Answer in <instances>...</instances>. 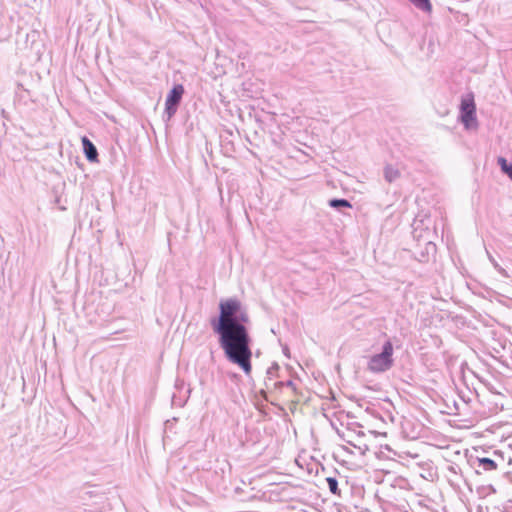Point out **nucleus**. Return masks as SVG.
Returning a JSON list of instances; mask_svg holds the SVG:
<instances>
[{
    "label": "nucleus",
    "instance_id": "1",
    "mask_svg": "<svg viewBox=\"0 0 512 512\" xmlns=\"http://www.w3.org/2000/svg\"><path fill=\"white\" fill-rule=\"evenodd\" d=\"M250 322L247 309L235 297L219 302V314L210 319L213 332L228 361L238 365L246 375L251 366V337L247 328Z\"/></svg>",
    "mask_w": 512,
    "mask_h": 512
},
{
    "label": "nucleus",
    "instance_id": "2",
    "mask_svg": "<svg viewBox=\"0 0 512 512\" xmlns=\"http://www.w3.org/2000/svg\"><path fill=\"white\" fill-rule=\"evenodd\" d=\"M393 351L392 342L385 341L381 352L370 357L367 369L372 373H383L390 370L394 364Z\"/></svg>",
    "mask_w": 512,
    "mask_h": 512
},
{
    "label": "nucleus",
    "instance_id": "3",
    "mask_svg": "<svg viewBox=\"0 0 512 512\" xmlns=\"http://www.w3.org/2000/svg\"><path fill=\"white\" fill-rule=\"evenodd\" d=\"M184 94V87L181 84L174 85L167 94L165 100V114L167 119H171L177 112L178 106Z\"/></svg>",
    "mask_w": 512,
    "mask_h": 512
},
{
    "label": "nucleus",
    "instance_id": "4",
    "mask_svg": "<svg viewBox=\"0 0 512 512\" xmlns=\"http://www.w3.org/2000/svg\"><path fill=\"white\" fill-rule=\"evenodd\" d=\"M460 118L466 129L476 124V106L473 98L462 99L460 104Z\"/></svg>",
    "mask_w": 512,
    "mask_h": 512
},
{
    "label": "nucleus",
    "instance_id": "5",
    "mask_svg": "<svg viewBox=\"0 0 512 512\" xmlns=\"http://www.w3.org/2000/svg\"><path fill=\"white\" fill-rule=\"evenodd\" d=\"M82 146L86 159L92 163L98 162L97 148L86 136L82 138Z\"/></svg>",
    "mask_w": 512,
    "mask_h": 512
},
{
    "label": "nucleus",
    "instance_id": "6",
    "mask_svg": "<svg viewBox=\"0 0 512 512\" xmlns=\"http://www.w3.org/2000/svg\"><path fill=\"white\" fill-rule=\"evenodd\" d=\"M436 253V245L432 241H426L425 247L419 253L417 259L420 262H427L429 260L430 255H434Z\"/></svg>",
    "mask_w": 512,
    "mask_h": 512
},
{
    "label": "nucleus",
    "instance_id": "7",
    "mask_svg": "<svg viewBox=\"0 0 512 512\" xmlns=\"http://www.w3.org/2000/svg\"><path fill=\"white\" fill-rule=\"evenodd\" d=\"M400 177V171L392 165H386L384 168V178L392 183Z\"/></svg>",
    "mask_w": 512,
    "mask_h": 512
},
{
    "label": "nucleus",
    "instance_id": "8",
    "mask_svg": "<svg viewBox=\"0 0 512 512\" xmlns=\"http://www.w3.org/2000/svg\"><path fill=\"white\" fill-rule=\"evenodd\" d=\"M415 8L424 13L432 12V4L430 0H408Z\"/></svg>",
    "mask_w": 512,
    "mask_h": 512
},
{
    "label": "nucleus",
    "instance_id": "9",
    "mask_svg": "<svg viewBox=\"0 0 512 512\" xmlns=\"http://www.w3.org/2000/svg\"><path fill=\"white\" fill-rule=\"evenodd\" d=\"M329 206L341 210L342 208H351L352 204L347 200L343 198H333L329 200Z\"/></svg>",
    "mask_w": 512,
    "mask_h": 512
},
{
    "label": "nucleus",
    "instance_id": "10",
    "mask_svg": "<svg viewBox=\"0 0 512 512\" xmlns=\"http://www.w3.org/2000/svg\"><path fill=\"white\" fill-rule=\"evenodd\" d=\"M478 463L485 471H493L497 469V463L488 457L478 458Z\"/></svg>",
    "mask_w": 512,
    "mask_h": 512
},
{
    "label": "nucleus",
    "instance_id": "11",
    "mask_svg": "<svg viewBox=\"0 0 512 512\" xmlns=\"http://www.w3.org/2000/svg\"><path fill=\"white\" fill-rule=\"evenodd\" d=\"M498 164L501 171L512 180V163H509L504 157H499Z\"/></svg>",
    "mask_w": 512,
    "mask_h": 512
},
{
    "label": "nucleus",
    "instance_id": "12",
    "mask_svg": "<svg viewBox=\"0 0 512 512\" xmlns=\"http://www.w3.org/2000/svg\"><path fill=\"white\" fill-rule=\"evenodd\" d=\"M326 482H327V485H328V488H329V491L333 494V495H337V496H340V489L338 487V481L335 477H327L326 478Z\"/></svg>",
    "mask_w": 512,
    "mask_h": 512
},
{
    "label": "nucleus",
    "instance_id": "13",
    "mask_svg": "<svg viewBox=\"0 0 512 512\" xmlns=\"http://www.w3.org/2000/svg\"><path fill=\"white\" fill-rule=\"evenodd\" d=\"M489 260L499 273L506 275L505 270L498 264V262L491 255H489Z\"/></svg>",
    "mask_w": 512,
    "mask_h": 512
},
{
    "label": "nucleus",
    "instance_id": "14",
    "mask_svg": "<svg viewBox=\"0 0 512 512\" xmlns=\"http://www.w3.org/2000/svg\"><path fill=\"white\" fill-rule=\"evenodd\" d=\"M276 387H282V386H286V387H291V388H295L294 387V382L292 380H287L285 382H277L276 384Z\"/></svg>",
    "mask_w": 512,
    "mask_h": 512
},
{
    "label": "nucleus",
    "instance_id": "15",
    "mask_svg": "<svg viewBox=\"0 0 512 512\" xmlns=\"http://www.w3.org/2000/svg\"><path fill=\"white\" fill-rule=\"evenodd\" d=\"M279 369V366L278 364H273L267 371V374L270 375V376H273L275 374V372Z\"/></svg>",
    "mask_w": 512,
    "mask_h": 512
},
{
    "label": "nucleus",
    "instance_id": "16",
    "mask_svg": "<svg viewBox=\"0 0 512 512\" xmlns=\"http://www.w3.org/2000/svg\"><path fill=\"white\" fill-rule=\"evenodd\" d=\"M288 351H289V350H288V347H287V346H285V347L283 348V352H284V354H285V355H288Z\"/></svg>",
    "mask_w": 512,
    "mask_h": 512
},
{
    "label": "nucleus",
    "instance_id": "17",
    "mask_svg": "<svg viewBox=\"0 0 512 512\" xmlns=\"http://www.w3.org/2000/svg\"><path fill=\"white\" fill-rule=\"evenodd\" d=\"M348 444H351L352 445V442L350 440H346L345 438H343Z\"/></svg>",
    "mask_w": 512,
    "mask_h": 512
},
{
    "label": "nucleus",
    "instance_id": "18",
    "mask_svg": "<svg viewBox=\"0 0 512 512\" xmlns=\"http://www.w3.org/2000/svg\"><path fill=\"white\" fill-rule=\"evenodd\" d=\"M358 435H361V436H363V435H364V432H362V431H359V432H358Z\"/></svg>",
    "mask_w": 512,
    "mask_h": 512
}]
</instances>
